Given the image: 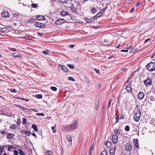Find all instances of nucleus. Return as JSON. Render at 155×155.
Masks as SVG:
<instances>
[{
  "instance_id": "obj_1",
  "label": "nucleus",
  "mask_w": 155,
  "mask_h": 155,
  "mask_svg": "<svg viewBox=\"0 0 155 155\" xmlns=\"http://www.w3.org/2000/svg\"><path fill=\"white\" fill-rule=\"evenodd\" d=\"M134 112V120L136 121H138L140 119L141 115V112L139 109L137 107Z\"/></svg>"
},
{
  "instance_id": "obj_2",
  "label": "nucleus",
  "mask_w": 155,
  "mask_h": 155,
  "mask_svg": "<svg viewBox=\"0 0 155 155\" xmlns=\"http://www.w3.org/2000/svg\"><path fill=\"white\" fill-rule=\"evenodd\" d=\"M147 69L150 71L155 70V62H150L146 65Z\"/></svg>"
},
{
  "instance_id": "obj_3",
  "label": "nucleus",
  "mask_w": 155,
  "mask_h": 155,
  "mask_svg": "<svg viewBox=\"0 0 155 155\" xmlns=\"http://www.w3.org/2000/svg\"><path fill=\"white\" fill-rule=\"evenodd\" d=\"M125 149L127 151L130 152L132 150V147L131 145L129 143H127L125 145Z\"/></svg>"
},
{
  "instance_id": "obj_4",
  "label": "nucleus",
  "mask_w": 155,
  "mask_h": 155,
  "mask_svg": "<svg viewBox=\"0 0 155 155\" xmlns=\"http://www.w3.org/2000/svg\"><path fill=\"white\" fill-rule=\"evenodd\" d=\"M144 83L147 87L151 85L152 81L150 78H148L146 80L144 81Z\"/></svg>"
},
{
  "instance_id": "obj_5",
  "label": "nucleus",
  "mask_w": 155,
  "mask_h": 155,
  "mask_svg": "<svg viewBox=\"0 0 155 155\" xmlns=\"http://www.w3.org/2000/svg\"><path fill=\"white\" fill-rule=\"evenodd\" d=\"M20 133L22 134V136L23 137H25V136H24V134H25V135H27L28 136H29L31 134V132L28 130H21L20 132Z\"/></svg>"
},
{
  "instance_id": "obj_6",
  "label": "nucleus",
  "mask_w": 155,
  "mask_h": 155,
  "mask_svg": "<svg viewBox=\"0 0 155 155\" xmlns=\"http://www.w3.org/2000/svg\"><path fill=\"white\" fill-rule=\"evenodd\" d=\"M112 141L113 143L114 144H116L118 141V137L117 134H114L112 137Z\"/></svg>"
},
{
  "instance_id": "obj_7",
  "label": "nucleus",
  "mask_w": 155,
  "mask_h": 155,
  "mask_svg": "<svg viewBox=\"0 0 155 155\" xmlns=\"http://www.w3.org/2000/svg\"><path fill=\"white\" fill-rule=\"evenodd\" d=\"M65 20L64 19H60L56 20L55 22V24L56 25H60L62 23H64Z\"/></svg>"
},
{
  "instance_id": "obj_8",
  "label": "nucleus",
  "mask_w": 155,
  "mask_h": 155,
  "mask_svg": "<svg viewBox=\"0 0 155 155\" xmlns=\"http://www.w3.org/2000/svg\"><path fill=\"white\" fill-rule=\"evenodd\" d=\"M35 25L37 27L41 28H44L45 26V25L43 23H41L39 22H36L35 23Z\"/></svg>"
},
{
  "instance_id": "obj_9",
  "label": "nucleus",
  "mask_w": 155,
  "mask_h": 155,
  "mask_svg": "<svg viewBox=\"0 0 155 155\" xmlns=\"http://www.w3.org/2000/svg\"><path fill=\"white\" fill-rule=\"evenodd\" d=\"M37 21H44L46 19L45 18L43 15H39L36 18Z\"/></svg>"
},
{
  "instance_id": "obj_10",
  "label": "nucleus",
  "mask_w": 155,
  "mask_h": 155,
  "mask_svg": "<svg viewBox=\"0 0 155 155\" xmlns=\"http://www.w3.org/2000/svg\"><path fill=\"white\" fill-rule=\"evenodd\" d=\"M69 8L74 13H77V10L74 8V5L73 4L71 3L69 6Z\"/></svg>"
},
{
  "instance_id": "obj_11",
  "label": "nucleus",
  "mask_w": 155,
  "mask_h": 155,
  "mask_svg": "<svg viewBox=\"0 0 155 155\" xmlns=\"http://www.w3.org/2000/svg\"><path fill=\"white\" fill-rule=\"evenodd\" d=\"M15 136V134L11 133H8L7 134V138L8 139H12Z\"/></svg>"
},
{
  "instance_id": "obj_12",
  "label": "nucleus",
  "mask_w": 155,
  "mask_h": 155,
  "mask_svg": "<svg viewBox=\"0 0 155 155\" xmlns=\"http://www.w3.org/2000/svg\"><path fill=\"white\" fill-rule=\"evenodd\" d=\"M144 94L141 92H140L138 94L137 97L138 98L141 100L143 99L144 97Z\"/></svg>"
},
{
  "instance_id": "obj_13",
  "label": "nucleus",
  "mask_w": 155,
  "mask_h": 155,
  "mask_svg": "<svg viewBox=\"0 0 155 155\" xmlns=\"http://www.w3.org/2000/svg\"><path fill=\"white\" fill-rule=\"evenodd\" d=\"M133 142L134 144V146L135 147L138 149H139V144L138 143V140L137 139H134V140Z\"/></svg>"
},
{
  "instance_id": "obj_14",
  "label": "nucleus",
  "mask_w": 155,
  "mask_h": 155,
  "mask_svg": "<svg viewBox=\"0 0 155 155\" xmlns=\"http://www.w3.org/2000/svg\"><path fill=\"white\" fill-rule=\"evenodd\" d=\"M2 15V17L5 18H8L9 16L8 12L6 11H4L3 12Z\"/></svg>"
},
{
  "instance_id": "obj_15",
  "label": "nucleus",
  "mask_w": 155,
  "mask_h": 155,
  "mask_svg": "<svg viewBox=\"0 0 155 155\" xmlns=\"http://www.w3.org/2000/svg\"><path fill=\"white\" fill-rule=\"evenodd\" d=\"M116 147L115 148L112 147L111 148L110 151V153L111 155H114L115 153V151L116 150Z\"/></svg>"
},
{
  "instance_id": "obj_16",
  "label": "nucleus",
  "mask_w": 155,
  "mask_h": 155,
  "mask_svg": "<svg viewBox=\"0 0 155 155\" xmlns=\"http://www.w3.org/2000/svg\"><path fill=\"white\" fill-rule=\"evenodd\" d=\"M58 66L62 69L63 71L66 72H67L68 70L66 67L61 64H59Z\"/></svg>"
},
{
  "instance_id": "obj_17",
  "label": "nucleus",
  "mask_w": 155,
  "mask_h": 155,
  "mask_svg": "<svg viewBox=\"0 0 155 155\" xmlns=\"http://www.w3.org/2000/svg\"><path fill=\"white\" fill-rule=\"evenodd\" d=\"M61 15L63 16L69 15V13L66 11L62 10L61 12Z\"/></svg>"
},
{
  "instance_id": "obj_18",
  "label": "nucleus",
  "mask_w": 155,
  "mask_h": 155,
  "mask_svg": "<svg viewBox=\"0 0 155 155\" xmlns=\"http://www.w3.org/2000/svg\"><path fill=\"white\" fill-rule=\"evenodd\" d=\"M8 28L6 27L1 28L0 30V32L2 33H4L7 31Z\"/></svg>"
},
{
  "instance_id": "obj_19",
  "label": "nucleus",
  "mask_w": 155,
  "mask_h": 155,
  "mask_svg": "<svg viewBox=\"0 0 155 155\" xmlns=\"http://www.w3.org/2000/svg\"><path fill=\"white\" fill-rule=\"evenodd\" d=\"M77 124V121L76 120H75L74 122V123L70 126L71 129H74L76 127V126Z\"/></svg>"
},
{
  "instance_id": "obj_20",
  "label": "nucleus",
  "mask_w": 155,
  "mask_h": 155,
  "mask_svg": "<svg viewBox=\"0 0 155 155\" xmlns=\"http://www.w3.org/2000/svg\"><path fill=\"white\" fill-rule=\"evenodd\" d=\"M126 89L128 92H131V88L130 84L127 85L126 87Z\"/></svg>"
},
{
  "instance_id": "obj_21",
  "label": "nucleus",
  "mask_w": 155,
  "mask_h": 155,
  "mask_svg": "<svg viewBox=\"0 0 155 155\" xmlns=\"http://www.w3.org/2000/svg\"><path fill=\"white\" fill-rule=\"evenodd\" d=\"M66 139L69 142H71L72 141V138L70 135H68L66 136Z\"/></svg>"
},
{
  "instance_id": "obj_22",
  "label": "nucleus",
  "mask_w": 155,
  "mask_h": 155,
  "mask_svg": "<svg viewBox=\"0 0 155 155\" xmlns=\"http://www.w3.org/2000/svg\"><path fill=\"white\" fill-rule=\"evenodd\" d=\"M103 14V12H99L97 14L94 16L93 18H97L101 16Z\"/></svg>"
},
{
  "instance_id": "obj_23",
  "label": "nucleus",
  "mask_w": 155,
  "mask_h": 155,
  "mask_svg": "<svg viewBox=\"0 0 155 155\" xmlns=\"http://www.w3.org/2000/svg\"><path fill=\"white\" fill-rule=\"evenodd\" d=\"M97 12V9L95 7L92 8L91 10V12L93 14L96 13Z\"/></svg>"
},
{
  "instance_id": "obj_24",
  "label": "nucleus",
  "mask_w": 155,
  "mask_h": 155,
  "mask_svg": "<svg viewBox=\"0 0 155 155\" xmlns=\"http://www.w3.org/2000/svg\"><path fill=\"white\" fill-rule=\"evenodd\" d=\"M121 132V130L120 129H115L114 130V132L116 134H119Z\"/></svg>"
},
{
  "instance_id": "obj_25",
  "label": "nucleus",
  "mask_w": 155,
  "mask_h": 155,
  "mask_svg": "<svg viewBox=\"0 0 155 155\" xmlns=\"http://www.w3.org/2000/svg\"><path fill=\"white\" fill-rule=\"evenodd\" d=\"M104 42L108 43L109 44L111 43V41L110 40V38L104 39Z\"/></svg>"
},
{
  "instance_id": "obj_26",
  "label": "nucleus",
  "mask_w": 155,
  "mask_h": 155,
  "mask_svg": "<svg viewBox=\"0 0 155 155\" xmlns=\"http://www.w3.org/2000/svg\"><path fill=\"white\" fill-rule=\"evenodd\" d=\"M32 127L34 129L35 131H38L37 126L35 124H33L32 126Z\"/></svg>"
},
{
  "instance_id": "obj_27",
  "label": "nucleus",
  "mask_w": 155,
  "mask_h": 155,
  "mask_svg": "<svg viewBox=\"0 0 155 155\" xmlns=\"http://www.w3.org/2000/svg\"><path fill=\"white\" fill-rule=\"evenodd\" d=\"M105 144L106 146L109 147L111 145V143L110 142L108 141H107L105 142Z\"/></svg>"
},
{
  "instance_id": "obj_28",
  "label": "nucleus",
  "mask_w": 155,
  "mask_h": 155,
  "mask_svg": "<svg viewBox=\"0 0 155 155\" xmlns=\"http://www.w3.org/2000/svg\"><path fill=\"white\" fill-rule=\"evenodd\" d=\"M19 153L20 155H25L22 149H18Z\"/></svg>"
},
{
  "instance_id": "obj_29",
  "label": "nucleus",
  "mask_w": 155,
  "mask_h": 155,
  "mask_svg": "<svg viewBox=\"0 0 155 155\" xmlns=\"http://www.w3.org/2000/svg\"><path fill=\"white\" fill-rule=\"evenodd\" d=\"M93 18H92V19H89L88 18H86L85 19V21L87 22L90 23L93 20Z\"/></svg>"
},
{
  "instance_id": "obj_30",
  "label": "nucleus",
  "mask_w": 155,
  "mask_h": 155,
  "mask_svg": "<svg viewBox=\"0 0 155 155\" xmlns=\"http://www.w3.org/2000/svg\"><path fill=\"white\" fill-rule=\"evenodd\" d=\"M107 152L106 150H103L100 154V155H107Z\"/></svg>"
},
{
  "instance_id": "obj_31",
  "label": "nucleus",
  "mask_w": 155,
  "mask_h": 155,
  "mask_svg": "<svg viewBox=\"0 0 155 155\" xmlns=\"http://www.w3.org/2000/svg\"><path fill=\"white\" fill-rule=\"evenodd\" d=\"M64 130L67 131H68L69 130H71V128L70 126H69L68 127H65L64 128Z\"/></svg>"
},
{
  "instance_id": "obj_32",
  "label": "nucleus",
  "mask_w": 155,
  "mask_h": 155,
  "mask_svg": "<svg viewBox=\"0 0 155 155\" xmlns=\"http://www.w3.org/2000/svg\"><path fill=\"white\" fill-rule=\"evenodd\" d=\"M6 145H4L2 146V147H0V152L1 153H3V150L4 149V147H5Z\"/></svg>"
},
{
  "instance_id": "obj_33",
  "label": "nucleus",
  "mask_w": 155,
  "mask_h": 155,
  "mask_svg": "<svg viewBox=\"0 0 155 155\" xmlns=\"http://www.w3.org/2000/svg\"><path fill=\"white\" fill-rule=\"evenodd\" d=\"M42 52L45 54H47L50 53V51L48 50H47V51H43Z\"/></svg>"
},
{
  "instance_id": "obj_34",
  "label": "nucleus",
  "mask_w": 155,
  "mask_h": 155,
  "mask_svg": "<svg viewBox=\"0 0 155 155\" xmlns=\"http://www.w3.org/2000/svg\"><path fill=\"white\" fill-rule=\"evenodd\" d=\"M35 97L38 98L40 99L42 98V94H37L35 95Z\"/></svg>"
},
{
  "instance_id": "obj_35",
  "label": "nucleus",
  "mask_w": 155,
  "mask_h": 155,
  "mask_svg": "<svg viewBox=\"0 0 155 155\" xmlns=\"http://www.w3.org/2000/svg\"><path fill=\"white\" fill-rule=\"evenodd\" d=\"M74 1L77 3L78 6H79L81 5L80 2L79 0H74Z\"/></svg>"
},
{
  "instance_id": "obj_36",
  "label": "nucleus",
  "mask_w": 155,
  "mask_h": 155,
  "mask_svg": "<svg viewBox=\"0 0 155 155\" xmlns=\"http://www.w3.org/2000/svg\"><path fill=\"white\" fill-rule=\"evenodd\" d=\"M59 2L61 3H66L68 0H59Z\"/></svg>"
},
{
  "instance_id": "obj_37",
  "label": "nucleus",
  "mask_w": 155,
  "mask_h": 155,
  "mask_svg": "<svg viewBox=\"0 0 155 155\" xmlns=\"http://www.w3.org/2000/svg\"><path fill=\"white\" fill-rule=\"evenodd\" d=\"M51 89L53 91H56L57 90V88L55 87L51 86L50 87Z\"/></svg>"
},
{
  "instance_id": "obj_38",
  "label": "nucleus",
  "mask_w": 155,
  "mask_h": 155,
  "mask_svg": "<svg viewBox=\"0 0 155 155\" xmlns=\"http://www.w3.org/2000/svg\"><path fill=\"white\" fill-rule=\"evenodd\" d=\"M125 130L126 131H128L130 130V127L128 126H126L125 128Z\"/></svg>"
},
{
  "instance_id": "obj_39",
  "label": "nucleus",
  "mask_w": 155,
  "mask_h": 155,
  "mask_svg": "<svg viewBox=\"0 0 155 155\" xmlns=\"http://www.w3.org/2000/svg\"><path fill=\"white\" fill-rule=\"evenodd\" d=\"M12 56L15 58L19 57V55L16 53H14L12 54Z\"/></svg>"
},
{
  "instance_id": "obj_40",
  "label": "nucleus",
  "mask_w": 155,
  "mask_h": 155,
  "mask_svg": "<svg viewBox=\"0 0 155 155\" xmlns=\"http://www.w3.org/2000/svg\"><path fill=\"white\" fill-rule=\"evenodd\" d=\"M56 125H55V126H52L51 127V129L53 131L54 133H55L56 132V129H55Z\"/></svg>"
},
{
  "instance_id": "obj_41",
  "label": "nucleus",
  "mask_w": 155,
  "mask_h": 155,
  "mask_svg": "<svg viewBox=\"0 0 155 155\" xmlns=\"http://www.w3.org/2000/svg\"><path fill=\"white\" fill-rule=\"evenodd\" d=\"M13 147L11 145H9L8 147V151H11V149H13Z\"/></svg>"
},
{
  "instance_id": "obj_42",
  "label": "nucleus",
  "mask_w": 155,
  "mask_h": 155,
  "mask_svg": "<svg viewBox=\"0 0 155 155\" xmlns=\"http://www.w3.org/2000/svg\"><path fill=\"white\" fill-rule=\"evenodd\" d=\"M22 120V123L23 124H25L26 122V119L25 118H23Z\"/></svg>"
},
{
  "instance_id": "obj_43",
  "label": "nucleus",
  "mask_w": 155,
  "mask_h": 155,
  "mask_svg": "<svg viewBox=\"0 0 155 155\" xmlns=\"http://www.w3.org/2000/svg\"><path fill=\"white\" fill-rule=\"evenodd\" d=\"M10 91L12 92L16 93L17 92L16 90L14 89L11 88L10 89Z\"/></svg>"
},
{
  "instance_id": "obj_44",
  "label": "nucleus",
  "mask_w": 155,
  "mask_h": 155,
  "mask_svg": "<svg viewBox=\"0 0 155 155\" xmlns=\"http://www.w3.org/2000/svg\"><path fill=\"white\" fill-rule=\"evenodd\" d=\"M67 66L71 69H74V68L73 65H71V64H68Z\"/></svg>"
},
{
  "instance_id": "obj_45",
  "label": "nucleus",
  "mask_w": 155,
  "mask_h": 155,
  "mask_svg": "<svg viewBox=\"0 0 155 155\" xmlns=\"http://www.w3.org/2000/svg\"><path fill=\"white\" fill-rule=\"evenodd\" d=\"M36 116H44L45 114L42 113H37L36 114Z\"/></svg>"
},
{
  "instance_id": "obj_46",
  "label": "nucleus",
  "mask_w": 155,
  "mask_h": 155,
  "mask_svg": "<svg viewBox=\"0 0 155 155\" xmlns=\"http://www.w3.org/2000/svg\"><path fill=\"white\" fill-rule=\"evenodd\" d=\"M23 109L25 110L30 111V110H31L32 109V108L28 109V108H26L24 107H23Z\"/></svg>"
},
{
  "instance_id": "obj_47",
  "label": "nucleus",
  "mask_w": 155,
  "mask_h": 155,
  "mask_svg": "<svg viewBox=\"0 0 155 155\" xmlns=\"http://www.w3.org/2000/svg\"><path fill=\"white\" fill-rule=\"evenodd\" d=\"M30 22H33L35 21V20L34 18H31L29 20Z\"/></svg>"
},
{
  "instance_id": "obj_48",
  "label": "nucleus",
  "mask_w": 155,
  "mask_h": 155,
  "mask_svg": "<svg viewBox=\"0 0 155 155\" xmlns=\"http://www.w3.org/2000/svg\"><path fill=\"white\" fill-rule=\"evenodd\" d=\"M38 4H35L34 3L32 4L31 5V6L34 8H35L37 7V5Z\"/></svg>"
},
{
  "instance_id": "obj_49",
  "label": "nucleus",
  "mask_w": 155,
  "mask_h": 155,
  "mask_svg": "<svg viewBox=\"0 0 155 155\" xmlns=\"http://www.w3.org/2000/svg\"><path fill=\"white\" fill-rule=\"evenodd\" d=\"M94 149V146L93 145V144H92V145H91V147L90 149V150L91 151H93Z\"/></svg>"
},
{
  "instance_id": "obj_50",
  "label": "nucleus",
  "mask_w": 155,
  "mask_h": 155,
  "mask_svg": "<svg viewBox=\"0 0 155 155\" xmlns=\"http://www.w3.org/2000/svg\"><path fill=\"white\" fill-rule=\"evenodd\" d=\"M68 79L70 81H74L75 80L74 79V78L71 77H69L68 78Z\"/></svg>"
},
{
  "instance_id": "obj_51",
  "label": "nucleus",
  "mask_w": 155,
  "mask_h": 155,
  "mask_svg": "<svg viewBox=\"0 0 155 155\" xmlns=\"http://www.w3.org/2000/svg\"><path fill=\"white\" fill-rule=\"evenodd\" d=\"M13 152H14L15 155H18V153L17 150H14Z\"/></svg>"
},
{
  "instance_id": "obj_52",
  "label": "nucleus",
  "mask_w": 155,
  "mask_h": 155,
  "mask_svg": "<svg viewBox=\"0 0 155 155\" xmlns=\"http://www.w3.org/2000/svg\"><path fill=\"white\" fill-rule=\"evenodd\" d=\"M94 70H95V71L97 73H98L99 74V70H98L97 69L94 68Z\"/></svg>"
},
{
  "instance_id": "obj_53",
  "label": "nucleus",
  "mask_w": 155,
  "mask_h": 155,
  "mask_svg": "<svg viewBox=\"0 0 155 155\" xmlns=\"http://www.w3.org/2000/svg\"><path fill=\"white\" fill-rule=\"evenodd\" d=\"M11 128H12L13 129H15V124H13L11 127H10Z\"/></svg>"
},
{
  "instance_id": "obj_54",
  "label": "nucleus",
  "mask_w": 155,
  "mask_h": 155,
  "mask_svg": "<svg viewBox=\"0 0 155 155\" xmlns=\"http://www.w3.org/2000/svg\"><path fill=\"white\" fill-rule=\"evenodd\" d=\"M1 133L3 134H6V132L4 130H2L1 131Z\"/></svg>"
},
{
  "instance_id": "obj_55",
  "label": "nucleus",
  "mask_w": 155,
  "mask_h": 155,
  "mask_svg": "<svg viewBox=\"0 0 155 155\" xmlns=\"http://www.w3.org/2000/svg\"><path fill=\"white\" fill-rule=\"evenodd\" d=\"M22 100L25 101H30V99L28 98L27 99H25V98H22Z\"/></svg>"
},
{
  "instance_id": "obj_56",
  "label": "nucleus",
  "mask_w": 155,
  "mask_h": 155,
  "mask_svg": "<svg viewBox=\"0 0 155 155\" xmlns=\"http://www.w3.org/2000/svg\"><path fill=\"white\" fill-rule=\"evenodd\" d=\"M150 40H151V39H147L146 40H145V41H144V43H146L147 42H148V41H150Z\"/></svg>"
},
{
  "instance_id": "obj_57",
  "label": "nucleus",
  "mask_w": 155,
  "mask_h": 155,
  "mask_svg": "<svg viewBox=\"0 0 155 155\" xmlns=\"http://www.w3.org/2000/svg\"><path fill=\"white\" fill-rule=\"evenodd\" d=\"M98 106H99V105H98V104H96L95 105V110H96L97 108H98Z\"/></svg>"
},
{
  "instance_id": "obj_58",
  "label": "nucleus",
  "mask_w": 155,
  "mask_h": 155,
  "mask_svg": "<svg viewBox=\"0 0 155 155\" xmlns=\"http://www.w3.org/2000/svg\"><path fill=\"white\" fill-rule=\"evenodd\" d=\"M121 51L122 52H127L128 51V50H121Z\"/></svg>"
},
{
  "instance_id": "obj_59",
  "label": "nucleus",
  "mask_w": 155,
  "mask_h": 155,
  "mask_svg": "<svg viewBox=\"0 0 155 155\" xmlns=\"http://www.w3.org/2000/svg\"><path fill=\"white\" fill-rule=\"evenodd\" d=\"M110 101H111V100H110L109 102V103H108V106L107 107V108H109V107L110 106Z\"/></svg>"
},
{
  "instance_id": "obj_60",
  "label": "nucleus",
  "mask_w": 155,
  "mask_h": 155,
  "mask_svg": "<svg viewBox=\"0 0 155 155\" xmlns=\"http://www.w3.org/2000/svg\"><path fill=\"white\" fill-rule=\"evenodd\" d=\"M134 8H132L130 10V12L131 13L133 12L134 11Z\"/></svg>"
},
{
  "instance_id": "obj_61",
  "label": "nucleus",
  "mask_w": 155,
  "mask_h": 155,
  "mask_svg": "<svg viewBox=\"0 0 155 155\" xmlns=\"http://www.w3.org/2000/svg\"><path fill=\"white\" fill-rule=\"evenodd\" d=\"M115 119H116V123H117V122H118V117H117L115 118Z\"/></svg>"
},
{
  "instance_id": "obj_62",
  "label": "nucleus",
  "mask_w": 155,
  "mask_h": 155,
  "mask_svg": "<svg viewBox=\"0 0 155 155\" xmlns=\"http://www.w3.org/2000/svg\"><path fill=\"white\" fill-rule=\"evenodd\" d=\"M14 16L17 17L18 16V15L17 13H15L14 15Z\"/></svg>"
},
{
  "instance_id": "obj_63",
  "label": "nucleus",
  "mask_w": 155,
  "mask_h": 155,
  "mask_svg": "<svg viewBox=\"0 0 155 155\" xmlns=\"http://www.w3.org/2000/svg\"><path fill=\"white\" fill-rule=\"evenodd\" d=\"M32 136L34 137H35V138L36 137V134H35V133H33L32 134Z\"/></svg>"
},
{
  "instance_id": "obj_64",
  "label": "nucleus",
  "mask_w": 155,
  "mask_h": 155,
  "mask_svg": "<svg viewBox=\"0 0 155 155\" xmlns=\"http://www.w3.org/2000/svg\"><path fill=\"white\" fill-rule=\"evenodd\" d=\"M68 47L69 48H73L74 47V45H69L68 46Z\"/></svg>"
}]
</instances>
